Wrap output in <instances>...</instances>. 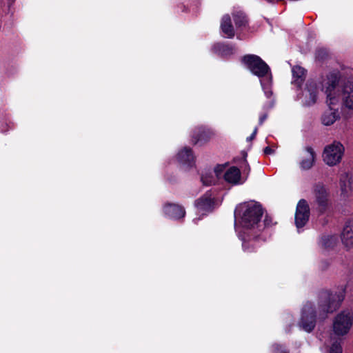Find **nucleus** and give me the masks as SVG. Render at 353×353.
I'll use <instances>...</instances> for the list:
<instances>
[{"label": "nucleus", "instance_id": "f257e3e1", "mask_svg": "<svg viewBox=\"0 0 353 353\" xmlns=\"http://www.w3.org/2000/svg\"><path fill=\"white\" fill-rule=\"evenodd\" d=\"M263 212L261 205L254 201L241 203L235 209V230L245 252H254L263 241L260 222Z\"/></svg>", "mask_w": 353, "mask_h": 353}, {"label": "nucleus", "instance_id": "f03ea898", "mask_svg": "<svg viewBox=\"0 0 353 353\" xmlns=\"http://www.w3.org/2000/svg\"><path fill=\"white\" fill-rule=\"evenodd\" d=\"M339 81L338 75L331 73L322 83V88L327 95V103L329 106V109L325 111L321 117V122L324 125H331L340 118L338 109L332 107L339 102V90H337Z\"/></svg>", "mask_w": 353, "mask_h": 353}, {"label": "nucleus", "instance_id": "7ed1b4c3", "mask_svg": "<svg viewBox=\"0 0 353 353\" xmlns=\"http://www.w3.org/2000/svg\"><path fill=\"white\" fill-rule=\"evenodd\" d=\"M353 326V314L350 310H342L332 320V331L337 337L347 336Z\"/></svg>", "mask_w": 353, "mask_h": 353}, {"label": "nucleus", "instance_id": "20e7f679", "mask_svg": "<svg viewBox=\"0 0 353 353\" xmlns=\"http://www.w3.org/2000/svg\"><path fill=\"white\" fill-rule=\"evenodd\" d=\"M242 62L252 74L261 79L271 76L269 66L258 56L248 54L242 58Z\"/></svg>", "mask_w": 353, "mask_h": 353}, {"label": "nucleus", "instance_id": "39448f33", "mask_svg": "<svg viewBox=\"0 0 353 353\" xmlns=\"http://www.w3.org/2000/svg\"><path fill=\"white\" fill-rule=\"evenodd\" d=\"M344 150L343 145L339 141H334L325 147L322 154L323 160L329 166L336 165L341 162Z\"/></svg>", "mask_w": 353, "mask_h": 353}, {"label": "nucleus", "instance_id": "423d86ee", "mask_svg": "<svg viewBox=\"0 0 353 353\" xmlns=\"http://www.w3.org/2000/svg\"><path fill=\"white\" fill-rule=\"evenodd\" d=\"M327 310H303L300 322L299 327L303 330L310 332L315 327L316 322V316H321V320L327 317Z\"/></svg>", "mask_w": 353, "mask_h": 353}, {"label": "nucleus", "instance_id": "0eeeda50", "mask_svg": "<svg viewBox=\"0 0 353 353\" xmlns=\"http://www.w3.org/2000/svg\"><path fill=\"white\" fill-rule=\"evenodd\" d=\"M314 203L318 206L321 212L327 209L330 201V192L327 186L323 183H317L312 188Z\"/></svg>", "mask_w": 353, "mask_h": 353}, {"label": "nucleus", "instance_id": "6e6552de", "mask_svg": "<svg viewBox=\"0 0 353 353\" xmlns=\"http://www.w3.org/2000/svg\"><path fill=\"white\" fill-rule=\"evenodd\" d=\"M345 296V289L341 288L339 292L334 293L329 291L321 292L319 296V303L327 309L336 308L339 307Z\"/></svg>", "mask_w": 353, "mask_h": 353}, {"label": "nucleus", "instance_id": "1a4fd4ad", "mask_svg": "<svg viewBox=\"0 0 353 353\" xmlns=\"http://www.w3.org/2000/svg\"><path fill=\"white\" fill-rule=\"evenodd\" d=\"M310 208L305 199H301L296 206L295 214V224L298 229L303 227L308 221Z\"/></svg>", "mask_w": 353, "mask_h": 353}, {"label": "nucleus", "instance_id": "9d476101", "mask_svg": "<svg viewBox=\"0 0 353 353\" xmlns=\"http://www.w3.org/2000/svg\"><path fill=\"white\" fill-rule=\"evenodd\" d=\"M214 135V132L210 128L200 126L194 130L191 135V143L194 145L203 144Z\"/></svg>", "mask_w": 353, "mask_h": 353}, {"label": "nucleus", "instance_id": "9b49d317", "mask_svg": "<svg viewBox=\"0 0 353 353\" xmlns=\"http://www.w3.org/2000/svg\"><path fill=\"white\" fill-rule=\"evenodd\" d=\"M223 177L228 183L232 185H241L245 181V179L241 176L240 170L235 166L228 168L224 172Z\"/></svg>", "mask_w": 353, "mask_h": 353}, {"label": "nucleus", "instance_id": "f8f14e48", "mask_svg": "<svg viewBox=\"0 0 353 353\" xmlns=\"http://www.w3.org/2000/svg\"><path fill=\"white\" fill-rule=\"evenodd\" d=\"M319 93V87L314 81H308L306 84V88L303 92L305 103L307 105H311L316 103L317 94Z\"/></svg>", "mask_w": 353, "mask_h": 353}, {"label": "nucleus", "instance_id": "ddd939ff", "mask_svg": "<svg viewBox=\"0 0 353 353\" xmlns=\"http://www.w3.org/2000/svg\"><path fill=\"white\" fill-rule=\"evenodd\" d=\"M339 186L341 196L346 199L350 196L353 190V176L348 173L340 176Z\"/></svg>", "mask_w": 353, "mask_h": 353}, {"label": "nucleus", "instance_id": "4468645a", "mask_svg": "<svg viewBox=\"0 0 353 353\" xmlns=\"http://www.w3.org/2000/svg\"><path fill=\"white\" fill-rule=\"evenodd\" d=\"M341 240L347 248H353V219L346 222L342 232Z\"/></svg>", "mask_w": 353, "mask_h": 353}, {"label": "nucleus", "instance_id": "2eb2a0df", "mask_svg": "<svg viewBox=\"0 0 353 353\" xmlns=\"http://www.w3.org/2000/svg\"><path fill=\"white\" fill-rule=\"evenodd\" d=\"M316 154L312 147L307 146L305 148L303 159L300 161V166L303 170L310 169L315 161Z\"/></svg>", "mask_w": 353, "mask_h": 353}, {"label": "nucleus", "instance_id": "dca6fc26", "mask_svg": "<svg viewBox=\"0 0 353 353\" xmlns=\"http://www.w3.org/2000/svg\"><path fill=\"white\" fill-rule=\"evenodd\" d=\"M342 101L345 108L353 110V84L349 83L344 86Z\"/></svg>", "mask_w": 353, "mask_h": 353}, {"label": "nucleus", "instance_id": "f3484780", "mask_svg": "<svg viewBox=\"0 0 353 353\" xmlns=\"http://www.w3.org/2000/svg\"><path fill=\"white\" fill-rule=\"evenodd\" d=\"M165 213L172 219H180L185 216L184 208L176 204H168L164 207Z\"/></svg>", "mask_w": 353, "mask_h": 353}, {"label": "nucleus", "instance_id": "a211bd4d", "mask_svg": "<svg viewBox=\"0 0 353 353\" xmlns=\"http://www.w3.org/2000/svg\"><path fill=\"white\" fill-rule=\"evenodd\" d=\"M177 160L181 164L192 166L194 160L192 150L184 148L177 154Z\"/></svg>", "mask_w": 353, "mask_h": 353}, {"label": "nucleus", "instance_id": "6ab92c4d", "mask_svg": "<svg viewBox=\"0 0 353 353\" xmlns=\"http://www.w3.org/2000/svg\"><path fill=\"white\" fill-rule=\"evenodd\" d=\"M221 29L227 38H232L234 36V28L232 25L231 19L229 15L223 17L221 23Z\"/></svg>", "mask_w": 353, "mask_h": 353}, {"label": "nucleus", "instance_id": "aec40b11", "mask_svg": "<svg viewBox=\"0 0 353 353\" xmlns=\"http://www.w3.org/2000/svg\"><path fill=\"white\" fill-rule=\"evenodd\" d=\"M292 83L300 86L305 78L306 71L299 65H294L292 68Z\"/></svg>", "mask_w": 353, "mask_h": 353}, {"label": "nucleus", "instance_id": "412c9836", "mask_svg": "<svg viewBox=\"0 0 353 353\" xmlns=\"http://www.w3.org/2000/svg\"><path fill=\"white\" fill-rule=\"evenodd\" d=\"M323 349L327 353H342L341 342L339 339L332 337L325 342Z\"/></svg>", "mask_w": 353, "mask_h": 353}, {"label": "nucleus", "instance_id": "4be33fe9", "mask_svg": "<svg viewBox=\"0 0 353 353\" xmlns=\"http://www.w3.org/2000/svg\"><path fill=\"white\" fill-rule=\"evenodd\" d=\"M215 48L222 56H228L234 53V48L229 45L217 44Z\"/></svg>", "mask_w": 353, "mask_h": 353}, {"label": "nucleus", "instance_id": "5701e85b", "mask_svg": "<svg viewBox=\"0 0 353 353\" xmlns=\"http://www.w3.org/2000/svg\"><path fill=\"white\" fill-rule=\"evenodd\" d=\"M260 81L265 95L267 96V97H270L272 94L270 88L272 82V76L268 77L265 79H261Z\"/></svg>", "mask_w": 353, "mask_h": 353}, {"label": "nucleus", "instance_id": "b1692460", "mask_svg": "<svg viewBox=\"0 0 353 353\" xmlns=\"http://www.w3.org/2000/svg\"><path fill=\"white\" fill-rule=\"evenodd\" d=\"M212 203V199L208 196H203L196 201V205L201 210H206L211 206Z\"/></svg>", "mask_w": 353, "mask_h": 353}, {"label": "nucleus", "instance_id": "393cba45", "mask_svg": "<svg viewBox=\"0 0 353 353\" xmlns=\"http://www.w3.org/2000/svg\"><path fill=\"white\" fill-rule=\"evenodd\" d=\"M233 17L237 27L245 26L248 23L247 18L243 12H237L233 15Z\"/></svg>", "mask_w": 353, "mask_h": 353}, {"label": "nucleus", "instance_id": "a878e982", "mask_svg": "<svg viewBox=\"0 0 353 353\" xmlns=\"http://www.w3.org/2000/svg\"><path fill=\"white\" fill-rule=\"evenodd\" d=\"M336 241L337 239L335 236H327L321 239V243L325 248H330L336 243Z\"/></svg>", "mask_w": 353, "mask_h": 353}, {"label": "nucleus", "instance_id": "bb28decb", "mask_svg": "<svg viewBox=\"0 0 353 353\" xmlns=\"http://www.w3.org/2000/svg\"><path fill=\"white\" fill-rule=\"evenodd\" d=\"M201 181L205 185H211L214 183L215 179L211 174H205L201 175Z\"/></svg>", "mask_w": 353, "mask_h": 353}, {"label": "nucleus", "instance_id": "cd10ccee", "mask_svg": "<svg viewBox=\"0 0 353 353\" xmlns=\"http://www.w3.org/2000/svg\"><path fill=\"white\" fill-rule=\"evenodd\" d=\"M273 348L274 353H288L285 349L282 348V347L279 345H274Z\"/></svg>", "mask_w": 353, "mask_h": 353}, {"label": "nucleus", "instance_id": "c85d7f7f", "mask_svg": "<svg viewBox=\"0 0 353 353\" xmlns=\"http://www.w3.org/2000/svg\"><path fill=\"white\" fill-rule=\"evenodd\" d=\"M223 168H224V167H223V166H222V165H219V166H217V167L215 168L214 172H215L216 175V176H217V177H219V176H220L221 172V171H222V170H223Z\"/></svg>", "mask_w": 353, "mask_h": 353}, {"label": "nucleus", "instance_id": "c756f323", "mask_svg": "<svg viewBox=\"0 0 353 353\" xmlns=\"http://www.w3.org/2000/svg\"><path fill=\"white\" fill-rule=\"evenodd\" d=\"M270 222H271V221L269 219V218L265 217V219L264 220V223H261V224L262 225V227H263V230L265 228V227L269 226L270 225Z\"/></svg>", "mask_w": 353, "mask_h": 353}, {"label": "nucleus", "instance_id": "7c9ffc66", "mask_svg": "<svg viewBox=\"0 0 353 353\" xmlns=\"http://www.w3.org/2000/svg\"><path fill=\"white\" fill-rule=\"evenodd\" d=\"M257 130H258L257 128H255L252 134L249 137H248V141H251L255 138L256 133H257Z\"/></svg>", "mask_w": 353, "mask_h": 353}, {"label": "nucleus", "instance_id": "2f4dec72", "mask_svg": "<svg viewBox=\"0 0 353 353\" xmlns=\"http://www.w3.org/2000/svg\"><path fill=\"white\" fill-rule=\"evenodd\" d=\"M273 152V150L270 148V147H266L265 149H264V153L265 154H270Z\"/></svg>", "mask_w": 353, "mask_h": 353}, {"label": "nucleus", "instance_id": "473e14b6", "mask_svg": "<svg viewBox=\"0 0 353 353\" xmlns=\"http://www.w3.org/2000/svg\"><path fill=\"white\" fill-rule=\"evenodd\" d=\"M266 118H267V115L266 114H263V115L261 116L260 118H259V124L260 125L263 124V123L266 119Z\"/></svg>", "mask_w": 353, "mask_h": 353}, {"label": "nucleus", "instance_id": "72a5a7b5", "mask_svg": "<svg viewBox=\"0 0 353 353\" xmlns=\"http://www.w3.org/2000/svg\"><path fill=\"white\" fill-rule=\"evenodd\" d=\"M320 305L322 307V305L321 304H320ZM323 310H325V307H327L326 306L325 307L323 306Z\"/></svg>", "mask_w": 353, "mask_h": 353}]
</instances>
